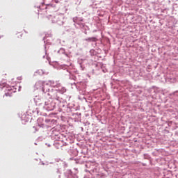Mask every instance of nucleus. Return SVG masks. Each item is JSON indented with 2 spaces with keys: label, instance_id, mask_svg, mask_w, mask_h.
Masks as SVG:
<instances>
[{
  "label": "nucleus",
  "instance_id": "obj_3",
  "mask_svg": "<svg viewBox=\"0 0 178 178\" xmlns=\"http://www.w3.org/2000/svg\"><path fill=\"white\" fill-rule=\"evenodd\" d=\"M2 37H3V36H1V35H0V40H1V38H2Z\"/></svg>",
  "mask_w": 178,
  "mask_h": 178
},
{
  "label": "nucleus",
  "instance_id": "obj_2",
  "mask_svg": "<svg viewBox=\"0 0 178 178\" xmlns=\"http://www.w3.org/2000/svg\"><path fill=\"white\" fill-rule=\"evenodd\" d=\"M5 97H12V93L11 92H7L3 96V98H5Z\"/></svg>",
  "mask_w": 178,
  "mask_h": 178
},
{
  "label": "nucleus",
  "instance_id": "obj_1",
  "mask_svg": "<svg viewBox=\"0 0 178 178\" xmlns=\"http://www.w3.org/2000/svg\"><path fill=\"white\" fill-rule=\"evenodd\" d=\"M86 41H93V42H95V41H97V38H94V37L89 38L86 39Z\"/></svg>",
  "mask_w": 178,
  "mask_h": 178
}]
</instances>
